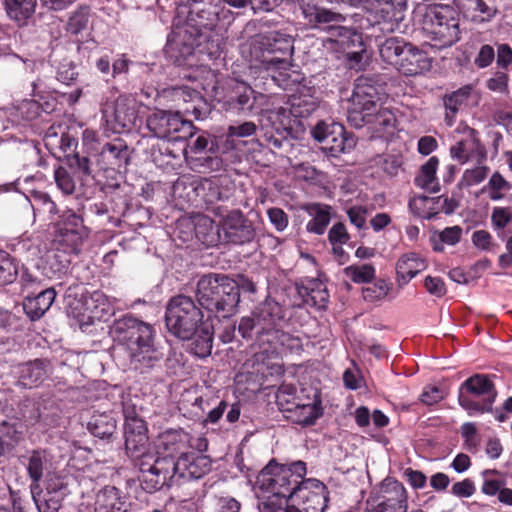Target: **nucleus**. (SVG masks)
Masks as SVG:
<instances>
[{
	"label": "nucleus",
	"instance_id": "1",
	"mask_svg": "<svg viewBox=\"0 0 512 512\" xmlns=\"http://www.w3.org/2000/svg\"><path fill=\"white\" fill-rule=\"evenodd\" d=\"M166 327L181 340L194 338L191 351L198 357L211 354L213 344V324L204 318L202 310L191 297L178 295L171 298L166 307Z\"/></svg>",
	"mask_w": 512,
	"mask_h": 512
},
{
	"label": "nucleus",
	"instance_id": "2",
	"mask_svg": "<svg viewBox=\"0 0 512 512\" xmlns=\"http://www.w3.org/2000/svg\"><path fill=\"white\" fill-rule=\"evenodd\" d=\"M293 38L280 31L259 35L251 45V55L260 67L270 73L272 80L287 89L289 82L299 83L300 73L291 70L294 53Z\"/></svg>",
	"mask_w": 512,
	"mask_h": 512
},
{
	"label": "nucleus",
	"instance_id": "3",
	"mask_svg": "<svg viewBox=\"0 0 512 512\" xmlns=\"http://www.w3.org/2000/svg\"><path fill=\"white\" fill-rule=\"evenodd\" d=\"M142 466L145 470L144 490L149 493L170 487L180 480L198 479L210 471L211 461L195 452H186L177 458H160L152 461L148 458Z\"/></svg>",
	"mask_w": 512,
	"mask_h": 512
},
{
	"label": "nucleus",
	"instance_id": "4",
	"mask_svg": "<svg viewBox=\"0 0 512 512\" xmlns=\"http://www.w3.org/2000/svg\"><path fill=\"white\" fill-rule=\"evenodd\" d=\"M385 97L384 89L376 80L360 76L354 83V128L369 124L377 133L394 128L395 116L388 109H377Z\"/></svg>",
	"mask_w": 512,
	"mask_h": 512
},
{
	"label": "nucleus",
	"instance_id": "5",
	"mask_svg": "<svg viewBox=\"0 0 512 512\" xmlns=\"http://www.w3.org/2000/svg\"><path fill=\"white\" fill-rule=\"evenodd\" d=\"M306 473L303 461L278 464L272 460L258 474L255 489L263 494V500L288 505Z\"/></svg>",
	"mask_w": 512,
	"mask_h": 512
},
{
	"label": "nucleus",
	"instance_id": "6",
	"mask_svg": "<svg viewBox=\"0 0 512 512\" xmlns=\"http://www.w3.org/2000/svg\"><path fill=\"white\" fill-rule=\"evenodd\" d=\"M113 333L135 368L151 366L157 360L151 325L132 316H124L115 323Z\"/></svg>",
	"mask_w": 512,
	"mask_h": 512
},
{
	"label": "nucleus",
	"instance_id": "7",
	"mask_svg": "<svg viewBox=\"0 0 512 512\" xmlns=\"http://www.w3.org/2000/svg\"><path fill=\"white\" fill-rule=\"evenodd\" d=\"M459 25V12L450 5L428 6L422 14V33L437 49L450 47L460 39Z\"/></svg>",
	"mask_w": 512,
	"mask_h": 512
},
{
	"label": "nucleus",
	"instance_id": "8",
	"mask_svg": "<svg viewBox=\"0 0 512 512\" xmlns=\"http://www.w3.org/2000/svg\"><path fill=\"white\" fill-rule=\"evenodd\" d=\"M197 297L209 310L232 314L240 301L237 282L226 275L208 274L197 283Z\"/></svg>",
	"mask_w": 512,
	"mask_h": 512
},
{
	"label": "nucleus",
	"instance_id": "9",
	"mask_svg": "<svg viewBox=\"0 0 512 512\" xmlns=\"http://www.w3.org/2000/svg\"><path fill=\"white\" fill-rule=\"evenodd\" d=\"M296 391V387L292 385H282L276 395L277 403L293 422L304 426L311 425L322 414L319 396L316 391H313L312 396L305 397L297 395Z\"/></svg>",
	"mask_w": 512,
	"mask_h": 512
},
{
	"label": "nucleus",
	"instance_id": "10",
	"mask_svg": "<svg viewBox=\"0 0 512 512\" xmlns=\"http://www.w3.org/2000/svg\"><path fill=\"white\" fill-rule=\"evenodd\" d=\"M496 396L497 391L490 377L475 374L460 385L458 401L469 414L485 413L492 411Z\"/></svg>",
	"mask_w": 512,
	"mask_h": 512
},
{
	"label": "nucleus",
	"instance_id": "11",
	"mask_svg": "<svg viewBox=\"0 0 512 512\" xmlns=\"http://www.w3.org/2000/svg\"><path fill=\"white\" fill-rule=\"evenodd\" d=\"M147 129L159 139L186 140L194 135L195 127L179 111L155 109L146 118Z\"/></svg>",
	"mask_w": 512,
	"mask_h": 512
},
{
	"label": "nucleus",
	"instance_id": "12",
	"mask_svg": "<svg viewBox=\"0 0 512 512\" xmlns=\"http://www.w3.org/2000/svg\"><path fill=\"white\" fill-rule=\"evenodd\" d=\"M199 38L197 30L191 26L176 27L168 37L165 55L177 66L192 67L196 65L194 53Z\"/></svg>",
	"mask_w": 512,
	"mask_h": 512
},
{
	"label": "nucleus",
	"instance_id": "13",
	"mask_svg": "<svg viewBox=\"0 0 512 512\" xmlns=\"http://www.w3.org/2000/svg\"><path fill=\"white\" fill-rule=\"evenodd\" d=\"M354 24L366 18L368 25L385 21H402L406 0H354Z\"/></svg>",
	"mask_w": 512,
	"mask_h": 512
},
{
	"label": "nucleus",
	"instance_id": "14",
	"mask_svg": "<svg viewBox=\"0 0 512 512\" xmlns=\"http://www.w3.org/2000/svg\"><path fill=\"white\" fill-rule=\"evenodd\" d=\"M407 492L393 478L382 481L379 491L372 492L366 501V512H407Z\"/></svg>",
	"mask_w": 512,
	"mask_h": 512
},
{
	"label": "nucleus",
	"instance_id": "15",
	"mask_svg": "<svg viewBox=\"0 0 512 512\" xmlns=\"http://www.w3.org/2000/svg\"><path fill=\"white\" fill-rule=\"evenodd\" d=\"M327 501V488L321 481L303 478L294 491L288 509L290 512H324Z\"/></svg>",
	"mask_w": 512,
	"mask_h": 512
},
{
	"label": "nucleus",
	"instance_id": "16",
	"mask_svg": "<svg viewBox=\"0 0 512 512\" xmlns=\"http://www.w3.org/2000/svg\"><path fill=\"white\" fill-rule=\"evenodd\" d=\"M132 425L133 427H124L125 449L130 458L138 461L137 465L141 472V485L144 488L145 470L142 464L147 461L148 458H151L152 461L160 460V458H155L154 452L147 450L148 436L145 422L136 421Z\"/></svg>",
	"mask_w": 512,
	"mask_h": 512
},
{
	"label": "nucleus",
	"instance_id": "17",
	"mask_svg": "<svg viewBox=\"0 0 512 512\" xmlns=\"http://www.w3.org/2000/svg\"><path fill=\"white\" fill-rule=\"evenodd\" d=\"M103 118L116 133L130 130L136 125L138 113L134 99L120 96L113 103H107L102 109Z\"/></svg>",
	"mask_w": 512,
	"mask_h": 512
},
{
	"label": "nucleus",
	"instance_id": "18",
	"mask_svg": "<svg viewBox=\"0 0 512 512\" xmlns=\"http://www.w3.org/2000/svg\"><path fill=\"white\" fill-rule=\"evenodd\" d=\"M259 333V347L264 353L299 354L303 349V341L299 336L280 331L276 326L262 327Z\"/></svg>",
	"mask_w": 512,
	"mask_h": 512
},
{
	"label": "nucleus",
	"instance_id": "19",
	"mask_svg": "<svg viewBox=\"0 0 512 512\" xmlns=\"http://www.w3.org/2000/svg\"><path fill=\"white\" fill-rule=\"evenodd\" d=\"M283 318L280 305L273 300H266L258 309L255 317H243L240 320L238 331L244 338L252 336L253 329H256L257 343L259 344V333L263 331L262 327L271 328L277 326Z\"/></svg>",
	"mask_w": 512,
	"mask_h": 512
},
{
	"label": "nucleus",
	"instance_id": "20",
	"mask_svg": "<svg viewBox=\"0 0 512 512\" xmlns=\"http://www.w3.org/2000/svg\"><path fill=\"white\" fill-rule=\"evenodd\" d=\"M201 189L204 192L203 201L206 205V210L217 217H222L229 212V209L237 206V200L233 191L227 187L205 179L201 183Z\"/></svg>",
	"mask_w": 512,
	"mask_h": 512
},
{
	"label": "nucleus",
	"instance_id": "21",
	"mask_svg": "<svg viewBox=\"0 0 512 512\" xmlns=\"http://www.w3.org/2000/svg\"><path fill=\"white\" fill-rule=\"evenodd\" d=\"M221 218L224 237L228 243L244 244L254 238L253 225L240 210L231 208Z\"/></svg>",
	"mask_w": 512,
	"mask_h": 512
},
{
	"label": "nucleus",
	"instance_id": "22",
	"mask_svg": "<svg viewBox=\"0 0 512 512\" xmlns=\"http://www.w3.org/2000/svg\"><path fill=\"white\" fill-rule=\"evenodd\" d=\"M190 436L182 429H170L159 434L154 452L155 458H169L177 460L179 456L186 453L189 446Z\"/></svg>",
	"mask_w": 512,
	"mask_h": 512
},
{
	"label": "nucleus",
	"instance_id": "23",
	"mask_svg": "<svg viewBox=\"0 0 512 512\" xmlns=\"http://www.w3.org/2000/svg\"><path fill=\"white\" fill-rule=\"evenodd\" d=\"M231 18V11L220 8L216 3H209L202 9L191 11L190 17L185 26H191L198 32L200 37L204 31L214 30L219 22Z\"/></svg>",
	"mask_w": 512,
	"mask_h": 512
},
{
	"label": "nucleus",
	"instance_id": "24",
	"mask_svg": "<svg viewBox=\"0 0 512 512\" xmlns=\"http://www.w3.org/2000/svg\"><path fill=\"white\" fill-rule=\"evenodd\" d=\"M451 157L464 164L468 161H475L476 163L485 162L487 152L481 142L475 137L474 130H470L469 134L459 141H457L450 148Z\"/></svg>",
	"mask_w": 512,
	"mask_h": 512
},
{
	"label": "nucleus",
	"instance_id": "25",
	"mask_svg": "<svg viewBox=\"0 0 512 512\" xmlns=\"http://www.w3.org/2000/svg\"><path fill=\"white\" fill-rule=\"evenodd\" d=\"M101 161L108 165L107 171L121 173L126 171L131 159V150L128 145L120 139L106 143L100 152Z\"/></svg>",
	"mask_w": 512,
	"mask_h": 512
},
{
	"label": "nucleus",
	"instance_id": "26",
	"mask_svg": "<svg viewBox=\"0 0 512 512\" xmlns=\"http://www.w3.org/2000/svg\"><path fill=\"white\" fill-rule=\"evenodd\" d=\"M302 13L309 24L317 26L318 24H328L339 22L343 18L341 14L335 13L327 8V5L333 0H298Z\"/></svg>",
	"mask_w": 512,
	"mask_h": 512
},
{
	"label": "nucleus",
	"instance_id": "27",
	"mask_svg": "<svg viewBox=\"0 0 512 512\" xmlns=\"http://www.w3.org/2000/svg\"><path fill=\"white\" fill-rule=\"evenodd\" d=\"M180 225L193 228L195 237L207 247L216 246L220 242L219 226L207 215L197 214L191 219L183 220Z\"/></svg>",
	"mask_w": 512,
	"mask_h": 512
},
{
	"label": "nucleus",
	"instance_id": "28",
	"mask_svg": "<svg viewBox=\"0 0 512 512\" xmlns=\"http://www.w3.org/2000/svg\"><path fill=\"white\" fill-rule=\"evenodd\" d=\"M78 512H125L124 501L116 487L106 486L96 494L93 509L82 503Z\"/></svg>",
	"mask_w": 512,
	"mask_h": 512
},
{
	"label": "nucleus",
	"instance_id": "29",
	"mask_svg": "<svg viewBox=\"0 0 512 512\" xmlns=\"http://www.w3.org/2000/svg\"><path fill=\"white\" fill-rule=\"evenodd\" d=\"M431 61L427 54L411 44H408L400 61L396 62V69L404 75L414 76L428 71Z\"/></svg>",
	"mask_w": 512,
	"mask_h": 512
},
{
	"label": "nucleus",
	"instance_id": "30",
	"mask_svg": "<svg viewBox=\"0 0 512 512\" xmlns=\"http://www.w3.org/2000/svg\"><path fill=\"white\" fill-rule=\"evenodd\" d=\"M477 93L472 85H465L460 87L458 90L447 94L444 97V105L446 109L445 121L448 126H452L455 121V115L470 100H476Z\"/></svg>",
	"mask_w": 512,
	"mask_h": 512
},
{
	"label": "nucleus",
	"instance_id": "31",
	"mask_svg": "<svg viewBox=\"0 0 512 512\" xmlns=\"http://www.w3.org/2000/svg\"><path fill=\"white\" fill-rule=\"evenodd\" d=\"M49 372V363L36 359L18 366L16 374L23 387L32 388L44 381Z\"/></svg>",
	"mask_w": 512,
	"mask_h": 512
},
{
	"label": "nucleus",
	"instance_id": "32",
	"mask_svg": "<svg viewBox=\"0 0 512 512\" xmlns=\"http://www.w3.org/2000/svg\"><path fill=\"white\" fill-rule=\"evenodd\" d=\"M255 103V91L245 83H238L224 105L227 111L244 112L251 111Z\"/></svg>",
	"mask_w": 512,
	"mask_h": 512
},
{
	"label": "nucleus",
	"instance_id": "33",
	"mask_svg": "<svg viewBox=\"0 0 512 512\" xmlns=\"http://www.w3.org/2000/svg\"><path fill=\"white\" fill-rule=\"evenodd\" d=\"M84 309L91 320H102L114 313L113 302L101 291H93L85 297Z\"/></svg>",
	"mask_w": 512,
	"mask_h": 512
},
{
	"label": "nucleus",
	"instance_id": "34",
	"mask_svg": "<svg viewBox=\"0 0 512 512\" xmlns=\"http://www.w3.org/2000/svg\"><path fill=\"white\" fill-rule=\"evenodd\" d=\"M299 294L302 296L306 305L318 309L325 308L329 294L326 285L320 279H307L299 288Z\"/></svg>",
	"mask_w": 512,
	"mask_h": 512
},
{
	"label": "nucleus",
	"instance_id": "35",
	"mask_svg": "<svg viewBox=\"0 0 512 512\" xmlns=\"http://www.w3.org/2000/svg\"><path fill=\"white\" fill-rule=\"evenodd\" d=\"M360 293L366 303L377 305L383 300L391 301L396 297L393 283L382 278L366 283L361 287Z\"/></svg>",
	"mask_w": 512,
	"mask_h": 512
},
{
	"label": "nucleus",
	"instance_id": "36",
	"mask_svg": "<svg viewBox=\"0 0 512 512\" xmlns=\"http://www.w3.org/2000/svg\"><path fill=\"white\" fill-rule=\"evenodd\" d=\"M55 297V289L47 288L36 296H27L23 302V308L31 320H37L49 310Z\"/></svg>",
	"mask_w": 512,
	"mask_h": 512
},
{
	"label": "nucleus",
	"instance_id": "37",
	"mask_svg": "<svg viewBox=\"0 0 512 512\" xmlns=\"http://www.w3.org/2000/svg\"><path fill=\"white\" fill-rule=\"evenodd\" d=\"M303 209L312 218L306 225L307 231L318 235L323 234L331 220V207L320 203H310L304 205Z\"/></svg>",
	"mask_w": 512,
	"mask_h": 512
},
{
	"label": "nucleus",
	"instance_id": "38",
	"mask_svg": "<svg viewBox=\"0 0 512 512\" xmlns=\"http://www.w3.org/2000/svg\"><path fill=\"white\" fill-rule=\"evenodd\" d=\"M57 235L53 241L57 251L64 254L80 253V245L83 242L82 236L78 230L68 227H59Z\"/></svg>",
	"mask_w": 512,
	"mask_h": 512
},
{
	"label": "nucleus",
	"instance_id": "39",
	"mask_svg": "<svg viewBox=\"0 0 512 512\" xmlns=\"http://www.w3.org/2000/svg\"><path fill=\"white\" fill-rule=\"evenodd\" d=\"M465 8L475 23L490 22L498 11L496 0H466Z\"/></svg>",
	"mask_w": 512,
	"mask_h": 512
},
{
	"label": "nucleus",
	"instance_id": "40",
	"mask_svg": "<svg viewBox=\"0 0 512 512\" xmlns=\"http://www.w3.org/2000/svg\"><path fill=\"white\" fill-rule=\"evenodd\" d=\"M438 164L439 161L437 157H430L428 161L421 166L419 174L415 177L414 181L416 186L432 193L438 192L440 189L436 177Z\"/></svg>",
	"mask_w": 512,
	"mask_h": 512
},
{
	"label": "nucleus",
	"instance_id": "41",
	"mask_svg": "<svg viewBox=\"0 0 512 512\" xmlns=\"http://www.w3.org/2000/svg\"><path fill=\"white\" fill-rule=\"evenodd\" d=\"M371 38L354 30V71L364 70L372 61Z\"/></svg>",
	"mask_w": 512,
	"mask_h": 512
},
{
	"label": "nucleus",
	"instance_id": "42",
	"mask_svg": "<svg viewBox=\"0 0 512 512\" xmlns=\"http://www.w3.org/2000/svg\"><path fill=\"white\" fill-rule=\"evenodd\" d=\"M35 65V61L23 60L17 55H10L4 59L3 69L7 77L22 82L28 71L33 72Z\"/></svg>",
	"mask_w": 512,
	"mask_h": 512
},
{
	"label": "nucleus",
	"instance_id": "43",
	"mask_svg": "<svg viewBox=\"0 0 512 512\" xmlns=\"http://www.w3.org/2000/svg\"><path fill=\"white\" fill-rule=\"evenodd\" d=\"M36 268L49 279L65 275L70 266L69 258H37Z\"/></svg>",
	"mask_w": 512,
	"mask_h": 512
},
{
	"label": "nucleus",
	"instance_id": "44",
	"mask_svg": "<svg viewBox=\"0 0 512 512\" xmlns=\"http://www.w3.org/2000/svg\"><path fill=\"white\" fill-rule=\"evenodd\" d=\"M37 0H5L8 16L18 23H25L35 12Z\"/></svg>",
	"mask_w": 512,
	"mask_h": 512
},
{
	"label": "nucleus",
	"instance_id": "45",
	"mask_svg": "<svg viewBox=\"0 0 512 512\" xmlns=\"http://www.w3.org/2000/svg\"><path fill=\"white\" fill-rule=\"evenodd\" d=\"M408 44L403 38H388L379 45L380 56L385 62L396 67V62L400 61Z\"/></svg>",
	"mask_w": 512,
	"mask_h": 512
},
{
	"label": "nucleus",
	"instance_id": "46",
	"mask_svg": "<svg viewBox=\"0 0 512 512\" xmlns=\"http://www.w3.org/2000/svg\"><path fill=\"white\" fill-rule=\"evenodd\" d=\"M424 265L423 258H400L396 264V281L399 288L406 285Z\"/></svg>",
	"mask_w": 512,
	"mask_h": 512
},
{
	"label": "nucleus",
	"instance_id": "47",
	"mask_svg": "<svg viewBox=\"0 0 512 512\" xmlns=\"http://www.w3.org/2000/svg\"><path fill=\"white\" fill-rule=\"evenodd\" d=\"M441 198H434L428 196H416L409 202L410 209L419 217L424 219H431L438 214V205Z\"/></svg>",
	"mask_w": 512,
	"mask_h": 512
},
{
	"label": "nucleus",
	"instance_id": "48",
	"mask_svg": "<svg viewBox=\"0 0 512 512\" xmlns=\"http://www.w3.org/2000/svg\"><path fill=\"white\" fill-rule=\"evenodd\" d=\"M90 432L101 439L110 438L116 430L115 420L108 415H99L88 424Z\"/></svg>",
	"mask_w": 512,
	"mask_h": 512
},
{
	"label": "nucleus",
	"instance_id": "49",
	"mask_svg": "<svg viewBox=\"0 0 512 512\" xmlns=\"http://www.w3.org/2000/svg\"><path fill=\"white\" fill-rule=\"evenodd\" d=\"M91 10L89 6H80L69 18L66 29L73 35H78L88 29Z\"/></svg>",
	"mask_w": 512,
	"mask_h": 512
},
{
	"label": "nucleus",
	"instance_id": "50",
	"mask_svg": "<svg viewBox=\"0 0 512 512\" xmlns=\"http://www.w3.org/2000/svg\"><path fill=\"white\" fill-rule=\"evenodd\" d=\"M330 134L331 137L323 141V143L325 144V148L330 150V152L333 154L344 152L346 149L348 138L346 136V132L343 125L338 123H332Z\"/></svg>",
	"mask_w": 512,
	"mask_h": 512
},
{
	"label": "nucleus",
	"instance_id": "51",
	"mask_svg": "<svg viewBox=\"0 0 512 512\" xmlns=\"http://www.w3.org/2000/svg\"><path fill=\"white\" fill-rule=\"evenodd\" d=\"M488 264L489 260L487 258H484L483 260H480L477 263H475L474 266L469 271H465L460 267L453 268L449 272V277L451 280L459 284H467L474 278L478 277L480 271L486 269Z\"/></svg>",
	"mask_w": 512,
	"mask_h": 512
},
{
	"label": "nucleus",
	"instance_id": "52",
	"mask_svg": "<svg viewBox=\"0 0 512 512\" xmlns=\"http://www.w3.org/2000/svg\"><path fill=\"white\" fill-rule=\"evenodd\" d=\"M328 239L332 246L333 254L336 256H342L344 254L342 245L348 242L350 235L345 225L341 222H338L335 223L329 230Z\"/></svg>",
	"mask_w": 512,
	"mask_h": 512
},
{
	"label": "nucleus",
	"instance_id": "53",
	"mask_svg": "<svg viewBox=\"0 0 512 512\" xmlns=\"http://www.w3.org/2000/svg\"><path fill=\"white\" fill-rule=\"evenodd\" d=\"M489 168L484 162L477 163L476 166L466 169L460 179L459 186L469 188L482 183L488 176Z\"/></svg>",
	"mask_w": 512,
	"mask_h": 512
},
{
	"label": "nucleus",
	"instance_id": "54",
	"mask_svg": "<svg viewBox=\"0 0 512 512\" xmlns=\"http://www.w3.org/2000/svg\"><path fill=\"white\" fill-rule=\"evenodd\" d=\"M45 458L39 452H33L28 459L27 471L32 480L31 492L40 489L39 482L43 477Z\"/></svg>",
	"mask_w": 512,
	"mask_h": 512
},
{
	"label": "nucleus",
	"instance_id": "55",
	"mask_svg": "<svg viewBox=\"0 0 512 512\" xmlns=\"http://www.w3.org/2000/svg\"><path fill=\"white\" fill-rule=\"evenodd\" d=\"M41 491L36 490L31 492L33 500L37 506L39 512H58L61 507L62 500L64 498L59 497L58 495H51L47 493H43L41 495Z\"/></svg>",
	"mask_w": 512,
	"mask_h": 512
},
{
	"label": "nucleus",
	"instance_id": "56",
	"mask_svg": "<svg viewBox=\"0 0 512 512\" xmlns=\"http://www.w3.org/2000/svg\"><path fill=\"white\" fill-rule=\"evenodd\" d=\"M471 241L479 251L486 253H495L498 246L492 235L483 229L474 231Z\"/></svg>",
	"mask_w": 512,
	"mask_h": 512
},
{
	"label": "nucleus",
	"instance_id": "57",
	"mask_svg": "<svg viewBox=\"0 0 512 512\" xmlns=\"http://www.w3.org/2000/svg\"><path fill=\"white\" fill-rule=\"evenodd\" d=\"M33 200V209L48 214V219L54 221V216L58 211L56 204L51 200L50 196L46 193L37 192L33 195Z\"/></svg>",
	"mask_w": 512,
	"mask_h": 512
},
{
	"label": "nucleus",
	"instance_id": "58",
	"mask_svg": "<svg viewBox=\"0 0 512 512\" xmlns=\"http://www.w3.org/2000/svg\"><path fill=\"white\" fill-rule=\"evenodd\" d=\"M18 274L15 258H0V286L12 283Z\"/></svg>",
	"mask_w": 512,
	"mask_h": 512
},
{
	"label": "nucleus",
	"instance_id": "59",
	"mask_svg": "<svg viewBox=\"0 0 512 512\" xmlns=\"http://www.w3.org/2000/svg\"><path fill=\"white\" fill-rule=\"evenodd\" d=\"M167 97H169L174 103L175 107L180 112L181 107L184 104L192 102V93H197V91L189 89L187 87H173L167 90Z\"/></svg>",
	"mask_w": 512,
	"mask_h": 512
},
{
	"label": "nucleus",
	"instance_id": "60",
	"mask_svg": "<svg viewBox=\"0 0 512 512\" xmlns=\"http://www.w3.org/2000/svg\"><path fill=\"white\" fill-rule=\"evenodd\" d=\"M488 188L490 192V198L492 200H498L502 198L505 191L510 189V184L500 173L495 172L489 179Z\"/></svg>",
	"mask_w": 512,
	"mask_h": 512
},
{
	"label": "nucleus",
	"instance_id": "61",
	"mask_svg": "<svg viewBox=\"0 0 512 512\" xmlns=\"http://www.w3.org/2000/svg\"><path fill=\"white\" fill-rule=\"evenodd\" d=\"M499 472L496 469H487L483 471L482 475L484 477V481L481 487L482 493L488 496L498 495L502 486L505 485L504 480L498 479H489L488 475H498Z\"/></svg>",
	"mask_w": 512,
	"mask_h": 512
},
{
	"label": "nucleus",
	"instance_id": "62",
	"mask_svg": "<svg viewBox=\"0 0 512 512\" xmlns=\"http://www.w3.org/2000/svg\"><path fill=\"white\" fill-rule=\"evenodd\" d=\"M317 108L312 100L295 99L291 105L290 113L295 118H306L310 116Z\"/></svg>",
	"mask_w": 512,
	"mask_h": 512
},
{
	"label": "nucleus",
	"instance_id": "63",
	"mask_svg": "<svg viewBox=\"0 0 512 512\" xmlns=\"http://www.w3.org/2000/svg\"><path fill=\"white\" fill-rule=\"evenodd\" d=\"M57 186L67 195L75 191V182L68 171L63 167H58L54 173Z\"/></svg>",
	"mask_w": 512,
	"mask_h": 512
},
{
	"label": "nucleus",
	"instance_id": "64",
	"mask_svg": "<svg viewBox=\"0 0 512 512\" xmlns=\"http://www.w3.org/2000/svg\"><path fill=\"white\" fill-rule=\"evenodd\" d=\"M424 287L430 295L437 298H441L447 293L446 285L439 276H426L424 279Z\"/></svg>",
	"mask_w": 512,
	"mask_h": 512
}]
</instances>
